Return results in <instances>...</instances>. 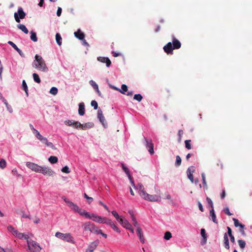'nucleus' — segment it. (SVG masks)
Returning <instances> with one entry per match:
<instances>
[{
  "mask_svg": "<svg viewBox=\"0 0 252 252\" xmlns=\"http://www.w3.org/2000/svg\"><path fill=\"white\" fill-rule=\"evenodd\" d=\"M141 197L144 199L152 202H160L161 197L159 194H150L145 190L144 186L142 184H138L136 187Z\"/></svg>",
  "mask_w": 252,
  "mask_h": 252,
  "instance_id": "obj_1",
  "label": "nucleus"
},
{
  "mask_svg": "<svg viewBox=\"0 0 252 252\" xmlns=\"http://www.w3.org/2000/svg\"><path fill=\"white\" fill-rule=\"evenodd\" d=\"M181 47L180 41L174 36H172V42H168L163 48L164 51L167 55H173L174 49H179Z\"/></svg>",
  "mask_w": 252,
  "mask_h": 252,
  "instance_id": "obj_2",
  "label": "nucleus"
},
{
  "mask_svg": "<svg viewBox=\"0 0 252 252\" xmlns=\"http://www.w3.org/2000/svg\"><path fill=\"white\" fill-rule=\"evenodd\" d=\"M32 66L42 72H47L48 70L45 62L41 56L38 55L35 56V60L32 63Z\"/></svg>",
  "mask_w": 252,
  "mask_h": 252,
  "instance_id": "obj_3",
  "label": "nucleus"
},
{
  "mask_svg": "<svg viewBox=\"0 0 252 252\" xmlns=\"http://www.w3.org/2000/svg\"><path fill=\"white\" fill-rule=\"evenodd\" d=\"M27 244L29 252H39L41 249L39 244L32 240H27Z\"/></svg>",
  "mask_w": 252,
  "mask_h": 252,
  "instance_id": "obj_4",
  "label": "nucleus"
},
{
  "mask_svg": "<svg viewBox=\"0 0 252 252\" xmlns=\"http://www.w3.org/2000/svg\"><path fill=\"white\" fill-rule=\"evenodd\" d=\"M55 236L68 242L73 243V238L69 233L64 234L61 232H57L55 234Z\"/></svg>",
  "mask_w": 252,
  "mask_h": 252,
  "instance_id": "obj_5",
  "label": "nucleus"
},
{
  "mask_svg": "<svg viewBox=\"0 0 252 252\" xmlns=\"http://www.w3.org/2000/svg\"><path fill=\"white\" fill-rule=\"evenodd\" d=\"M39 173H42L44 175L49 176H52L54 174V171L51 168H49L48 167L41 166Z\"/></svg>",
  "mask_w": 252,
  "mask_h": 252,
  "instance_id": "obj_6",
  "label": "nucleus"
},
{
  "mask_svg": "<svg viewBox=\"0 0 252 252\" xmlns=\"http://www.w3.org/2000/svg\"><path fill=\"white\" fill-rule=\"evenodd\" d=\"M97 114H98L97 117H98L99 121L101 122V123L102 124V125H103V126L104 127H106L107 126V122L105 119V118L103 115L102 111L100 109H99L98 110Z\"/></svg>",
  "mask_w": 252,
  "mask_h": 252,
  "instance_id": "obj_7",
  "label": "nucleus"
},
{
  "mask_svg": "<svg viewBox=\"0 0 252 252\" xmlns=\"http://www.w3.org/2000/svg\"><path fill=\"white\" fill-rule=\"evenodd\" d=\"M64 201L67 204L68 206L74 212H76V211L79 209V207L76 204H74L66 198H64Z\"/></svg>",
  "mask_w": 252,
  "mask_h": 252,
  "instance_id": "obj_8",
  "label": "nucleus"
},
{
  "mask_svg": "<svg viewBox=\"0 0 252 252\" xmlns=\"http://www.w3.org/2000/svg\"><path fill=\"white\" fill-rule=\"evenodd\" d=\"M65 125L68 126H72L73 127H74L76 128H78V127H82V124L77 121H72L71 120H67L65 121Z\"/></svg>",
  "mask_w": 252,
  "mask_h": 252,
  "instance_id": "obj_9",
  "label": "nucleus"
},
{
  "mask_svg": "<svg viewBox=\"0 0 252 252\" xmlns=\"http://www.w3.org/2000/svg\"><path fill=\"white\" fill-rule=\"evenodd\" d=\"M26 13L24 12L22 8L19 7L17 12V23L20 22V19H23L25 17Z\"/></svg>",
  "mask_w": 252,
  "mask_h": 252,
  "instance_id": "obj_10",
  "label": "nucleus"
},
{
  "mask_svg": "<svg viewBox=\"0 0 252 252\" xmlns=\"http://www.w3.org/2000/svg\"><path fill=\"white\" fill-rule=\"evenodd\" d=\"M145 141L146 142V146L147 149H148V151L149 153L153 155L154 153V144L152 143V140L148 141V139L146 138H144Z\"/></svg>",
  "mask_w": 252,
  "mask_h": 252,
  "instance_id": "obj_11",
  "label": "nucleus"
},
{
  "mask_svg": "<svg viewBox=\"0 0 252 252\" xmlns=\"http://www.w3.org/2000/svg\"><path fill=\"white\" fill-rule=\"evenodd\" d=\"M122 166L123 169L124 170V171L125 172V173L127 175L128 179L130 182V183L131 184V185L135 188V186L134 181L132 179V178L130 174L129 169L126 167L125 166L124 163H122Z\"/></svg>",
  "mask_w": 252,
  "mask_h": 252,
  "instance_id": "obj_12",
  "label": "nucleus"
},
{
  "mask_svg": "<svg viewBox=\"0 0 252 252\" xmlns=\"http://www.w3.org/2000/svg\"><path fill=\"white\" fill-rule=\"evenodd\" d=\"M90 216V218H89V219H92L93 220H94L96 222L102 223L103 221V217H101L100 216H97L96 215H95L94 214H91Z\"/></svg>",
  "mask_w": 252,
  "mask_h": 252,
  "instance_id": "obj_13",
  "label": "nucleus"
},
{
  "mask_svg": "<svg viewBox=\"0 0 252 252\" xmlns=\"http://www.w3.org/2000/svg\"><path fill=\"white\" fill-rule=\"evenodd\" d=\"M28 167L32 170L38 172L40 171V166L32 162H29L27 164Z\"/></svg>",
  "mask_w": 252,
  "mask_h": 252,
  "instance_id": "obj_14",
  "label": "nucleus"
},
{
  "mask_svg": "<svg viewBox=\"0 0 252 252\" xmlns=\"http://www.w3.org/2000/svg\"><path fill=\"white\" fill-rule=\"evenodd\" d=\"M97 60L101 63H105L107 67H109L111 64V62L107 57H99Z\"/></svg>",
  "mask_w": 252,
  "mask_h": 252,
  "instance_id": "obj_15",
  "label": "nucleus"
},
{
  "mask_svg": "<svg viewBox=\"0 0 252 252\" xmlns=\"http://www.w3.org/2000/svg\"><path fill=\"white\" fill-rule=\"evenodd\" d=\"M121 224L126 229L130 228L131 225L130 223L126 219H124L123 218H121L119 220Z\"/></svg>",
  "mask_w": 252,
  "mask_h": 252,
  "instance_id": "obj_16",
  "label": "nucleus"
},
{
  "mask_svg": "<svg viewBox=\"0 0 252 252\" xmlns=\"http://www.w3.org/2000/svg\"><path fill=\"white\" fill-rule=\"evenodd\" d=\"M137 236L142 243H145L144 238L143 235L142 229L140 227H138L136 230Z\"/></svg>",
  "mask_w": 252,
  "mask_h": 252,
  "instance_id": "obj_17",
  "label": "nucleus"
},
{
  "mask_svg": "<svg viewBox=\"0 0 252 252\" xmlns=\"http://www.w3.org/2000/svg\"><path fill=\"white\" fill-rule=\"evenodd\" d=\"M98 243L96 242H93L90 244L88 246L86 252H93L97 247Z\"/></svg>",
  "mask_w": 252,
  "mask_h": 252,
  "instance_id": "obj_18",
  "label": "nucleus"
},
{
  "mask_svg": "<svg viewBox=\"0 0 252 252\" xmlns=\"http://www.w3.org/2000/svg\"><path fill=\"white\" fill-rule=\"evenodd\" d=\"M194 170L193 167H189L187 170L188 177L191 181V182L192 183H193V176L192 175V173L194 172Z\"/></svg>",
  "mask_w": 252,
  "mask_h": 252,
  "instance_id": "obj_19",
  "label": "nucleus"
},
{
  "mask_svg": "<svg viewBox=\"0 0 252 252\" xmlns=\"http://www.w3.org/2000/svg\"><path fill=\"white\" fill-rule=\"evenodd\" d=\"M75 36L79 40H83L85 37V34L81 32L80 29H78L76 32H74Z\"/></svg>",
  "mask_w": 252,
  "mask_h": 252,
  "instance_id": "obj_20",
  "label": "nucleus"
},
{
  "mask_svg": "<svg viewBox=\"0 0 252 252\" xmlns=\"http://www.w3.org/2000/svg\"><path fill=\"white\" fill-rule=\"evenodd\" d=\"M93 224L94 223H91V222H87L82 225V227L84 230L91 231L92 228L93 226Z\"/></svg>",
  "mask_w": 252,
  "mask_h": 252,
  "instance_id": "obj_21",
  "label": "nucleus"
},
{
  "mask_svg": "<svg viewBox=\"0 0 252 252\" xmlns=\"http://www.w3.org/2000/svg\"><path fill=\"white\" fill-rule=\"evenodd\" d=\"M40 142L43 144H45L47 147H49L52 149H55V147L53 145V143L49 142L46 137H44V138L40 141Z\"/></svg>",
  "mask_w": 252,
  "mask_h": 252,
  "instance_id": "obj_22",
  "label": "nucleus"
},
{
  "mask_svg": "<svg viewBox=\"0 0 252 252\" xmlns=\"http://www.w3.org/2000/svg\"><path fill=\"white\" fill-rule=\"evenodd\" d=\"M76 212H78L80 215L84 216L87 218H90V214L89 213L86 212L85 210L82 209L79 207V209L76 211Z\"/></svg>",
  "mask_w": 252,
  "mask_h": 252,
  "instance_id": "obj_23",
  "label": "nucleus"
},
{
  "mask_svg": "<svg viewBox=\"0 0 252 252\" xmlns=\"http://www.w3.org/2000/svg\"><path fill=\"white\" fill-rule=\"evenodd\" d=\"M85 105L83 102L79 104L78 113L80 115L83 116L85 114Z\"/></svg>",
  "mask_w": 252,
  "mask_h": 252,
  "instance_id": "obj_24",
  "label": "nucleus"
},
{
  "mask_svg": "<svg viewBox=\"0 0 252 252\" xmlns=\"http://www.w3.org/2000/svg\"><path fill=\"white\" fill-rule=\"evenodd\" d=\"M224 246L225 249L229 250L230 248L229 245V240L226 233H224Z\"/></svg>",
  "mask_w": 252,
  "mask_h": 252,
  "instance_id": "obj_25",
  "label": "nucleus"
},
{
  "mask_svg": "<svg viewBox=\"0 0 252 252\" xmlns=\"http://www.w3.org/2000/svg\"><path fill=\"white\" fill-rule=\"evenodd\" d=\"M17 237H18V238L19 239H25L27 241V240H30L29 238V236L24 234V233H17Z\"/></svg>",
  "mask_w": 252,
  "mask_h": 252,
  "instance_id": "obj_26",
  "label": "nucleus"
},
{
  "mask_svg": "<svg viewBox=\"0 0 252 252\" xmlns=\"http://www.w3.org/2000/svg\"><path fill=\"white\" fill-rule=\"evenodd\" d=\"M210 216L212 217V219L214 223L217 224L218 223V221H217V219H216V215L215 214V211H214V209H212L210 211Z\"/></svg>",
  "mask_w": 252,
  "mask_h": 252,
  "instance_id": "obj_27",
  "label": "nucleus"
},
{
  "mask_svg": "<svg viewBox=\"0 0 252 252\" xmlns=\"http://www.w3.org/2000/svg\"><path fill=\"white\" fill-rule=\"evenodd\" d=\"M201 235L203 238V242H202V245H204L206 243L207 237L206 235L205 230L203 228L201 229Z\"/></svg>",
  "mask_w": 252,
  "mask_h": 252,
  "instance_id": "obj_28",
  "label": "nucleus"
},
{
  "mask_svg": "<svg viewBox=\"0 0 252 252\" xmlns=\"http://www.w3.org/2000/svg\"><path fill=\"white\" fill-rule=\"evenodd\" d=\"M17 27L23 31L25 33L28 34L29 32L28 30L27 29L26 26L23 24H19L17 26Z\"/></svg>",
  "mask_w": 252,
  "mask_h": 252,
  "instance_id": "obj_29",
  "label": "nucleus"
},
{
  "mask_svg": "<svg viewBox=\"0 0 252 252\" xmlns=\"http://www.w3.org/2000/svg\"><path fill=\"white\" fill-rule=\"evenodd\" d=\"M103 221L102 223L106 224L108 225H109L110 226H111L112 225V223H113V222L111 220H110L106 217H103Z\"/></svg>",
  "mask_w": 252,
  "mask_h": 252,
  "instance_id": "obj_30",
  "label": "nucleus"
},
{
  "mask_svg": "<svg viewBox=\"0 0 252 252\" xmlns=\"http://www.w3.org/2000/svg\"><path fill=\"white\" fill-rule=\"evenodd\" d=\"M56 41H57V43H58V44L59 45H61L62 43V38L61 35L59 33H57L56 34Z\"/></svg>",
  "mask_w": 252,
  "mask_h": 252,
  "instance_id": "obj_31",
  "label": "nucleus"
},
{
  "mask_svg": "<svg viewBox=\"0 0 252 252\" xmlns=\"http://www.w3.org/2000/svg\"><path fill=\"white\" fill-rule=\"evenodd\" d=\"M49 162L52 164L56 163L58 162V158L55 156H51L48 159Z\"/></svg>",
  "mask_w": 252,
  "mask_h": 252,
  "instance_id": "obj_32",
  "label": "nucleus"
},
{
  "mask_svg": "<svg viewBox=\"0 0 252 252\" xmlns=\"http://www.w3.org/2000/svg\"><path fill=\"white\" fill-rule=\"evenodd\" d=\"M31 39L34 42H36L37 41V38L36 36V34L35 32L33 31L31 32Z\"/></svg>",
  "mask_w": 252,
  "mask_h": 252,
  "instance_id": "obj_33",
  "label": "nucleus"
},
{
  "mask_svg": "<svg viewBox=\"0 0 252 252\" xmlns=\"http://www.w3.org/2000/svg\"><path fill=\"white\" fill-rule=\"evenodd\" d=\"M32 76H33V80L35 82H36L37 83H40V82H41L40 79L39 77V75L37 73H34L33 74Z\"/></svg>",
  "mask_w": 252,
  "mask_h": 252,
  "instance_id": "obj_34",
  "label": "nucleus"
},
{
  "mask_svg": "<svg viewBox=\"0 0 252 252\" xmlns=\"http://www.w3.org/2000/svg\"><path fill=\"white\" fill-rule=\"evenodd\" d=\"M92 124L91 123H86L84 125L82 124V126H83L82 127H78V128H80L81 129L84 130V129H86L87 128L92 127Z\"/></svg>",
  "mask_w": 252,
  "mask_h": 252,
  "instance_id": "obj_35",
  "label": "nucleus"
},
{
  "mask_svg": "<svg viewBox=\"0 0 252 252\" xmlns=\"http://www.w3.org/2000/svg\"><path fill=\"white\" fill-rule=\"evenodd\" d=\"M121 90H119V92L123 94H126V92L127 91V87L126 85L123 84L121 86Z\"/></svg>",
  "mask_w": 252,
  "mask_h": 252,
  "instance_id": "obj_36",
  "label": "nucleus"
},
{
  "mask_svg": "<svg viewBox=\"0 0 252 252\" xmlns=\"http://www.w3.org/2000/svg\"><path fill=\"white\" fill-rule=\"evenodd\" d=\"M22 88L25 91V93H26L27 96H28V86L25 80H23L22 82Z\"/></svg>",
  "mask_w": 252,
  "mask_h": 252,
  "instance_id": "obj_37",
  "label": "nucleus"
},
{
  "mask_svg": "<svg viewBox=\"0 0 252 252\" xmlns=\"http://www.w3.org/2000/svg\"><path fill=\"white\" fill-rule=\"evenodd\" d=\"M34 134L35 135L36 138L40 141H41L44 138V137L40 134L38 131L34 130Z\"/></svg>",
  "mask_w": 252,
  "mask_h": 252,
  "instance_id": "obj_38",
  "label": "nucleus"
},
{
  "mask_svg": "<svg viewBox=\"0 0 252 252\" xmlns=\"http://www.w3.org/2000/svg\"><path fill=\"white\" fill-rule=\"evenodd\" d=\"M191 140H186L185 141V147L187 149L189 150L191 149Z\"/></svg>",
  "mask_w": 252,
  "mask_h": 252,
  "instance_id": "obj_39",
  "label": "nucleus"
},
{
  "mask_svg": "<svg viewBox=\"0 0 252 252\" xmlns=\"http://www.w3.org/2000/svg\"><path fill=\"white\" fill-rule=\"evenodd\" d=\"M238 242L241 249H243L245 247L246 242L244 240H239Z\"/></svg>",
  "mask_w": 252,
  "mask_h": 252,
  "instance_id": "obj_40",
  "label": "nucleus"
},
{
  "mask_svg": "<svg viewBox=\"0 0 252 252\" xmlns=\"http://www.w3.org/2000/svg\"><path fill=\"white\" fill-rule=\"evenodd\" d=\"M172 237V234L169 231H166L164 233V238L165 240H168Z\"/></svg>",
  "mask_w": 252,
  "mask_h": 252,
  "instance_id": "obj_41",
  "label": "nucleus"
},
{
  "mask_svg": "<svg viewBox=\"0 0 252 252\" xmlns=\"http://www.w3.org/2000/svg\"><path fill=\"white\" fill-rule=\"evenodd\" d=\"M58 89L56 87H52L50 90V93L53 95H56L58 93Z\"/></svg>",
  "mask_w": 252,
  "mask_h": 252,
  "instance_id": "obj_42",
  "label": "nucleus"
},
{
  "mask_svg": "<svg viewBox=\"0 0 252 252\" xmlns=\"http://www.w3.org/2000/svg\"><path fill=\"white\" fill-rule=\"evenodd\" d=\"M6 165V162L4 159H1L0 160V167L1 169H4Z\"/></svg>",
  "mask_w": 252,
  "mask_h": 252,
  "instance_id": "obj_43",
  "label": "nucleus"
},
{
  "mask_svg": "<svg viewBox=\"0 0 252 252\" xmlns=\"http://www.w3.org/2000/svg\"><path fill=\"white\" fill-rule=\"evenodd\" d=\"M176 158V159L175 164L176 166H179L181 164V161H182L181 158H180V157L179 156H177Z\"/></svg>",
  "mask_w": 252,
  "mask_h": 252,
  "instance_id": "obj_44",
  "label": "nucleus"
},
{
  "mask_svg": "<svg viewBox=\"0 0 252 252\" xmlns=\"http://www.w3.org/2000/svg\"><path fill=\"white\" fill-rule=\"evenodd\" d=\"M239 227H240L239 231L242 233L243 235L245 236L246 235V233L244 229L245 228V225L244 224L241 223Z\"/></svg>",
  "mask_w": 252,
  "mask_h": 252,
  "instance_id": "obj_45",
  "label": "nucleus"
},
{
  "mask_svg": "<svg viewBox=\"0 0 252 252\" xmlns=\"http://www.w3.org/2000/svg\"><path fill=\"white\" fill-rule=\"evenodd\" d=\"M201 177H202V182H203V187L204 188H207V183H206V178H205V174L204 173H202L201 174Z\"/></svg>",
  "mask_w": 252,
  "mask_h": 252,
  "instance_id": "obj_46",
  "label": "nucleus"
},
{
  "mask_svg": "<svg viewBox=\"0 0 252 252\" xmlns=\"http://www.w3.org/2000/svg\"><path fill=\"white\" fill-rule=\"evenodd\" d=\"M143 98V96L140 94H136L134 96V99L138 101H141Z\"/></svg>",
  "mask_w": 252,
  "mask_h": 252,
  "instance_id": "obj_47",
  "label": "nucleus"
},
{
  "mask_svg": "<svg viewBox=\"0 0 252 252\" xmlns=\"http://www.w3.org/2000/svg\"><path fill=\"white\" fill-rule=\"evenodd\" d=\"M84 197L87 199L89 204L92 202L94 200L92 197H89L86 193H84Z\"/></svg>",
  "mask_w": 252,
  "mask_h": 252,
  "instance_id": "obj_48",
  "label": "nucleus"
},
{
  "mask_svg": "<svg viewBox=\"0 0 252 252\" xmlns=\"http://www.w3.org/2000/svg\"><path fill=\"white\" fill-rule=\"evenodd\" d=\"M90 84L92 86V87H93V88L96 90H98V85H97V84L93 80H91L90 81Z\"/></svg>",
  "mask_w": 252,
  "mask_h": 252,
  "instance_id": "obj_49",
  "label": "nucleus"
},
{
  "mask_svg": "<svg viewBox=\"0 0 252 252\" xmlns=\"http://www.w3.org/2000/svg\"><path fill=\"white\" fill-rule=\"evenodd\" d=\"M112 214L113 216L116 218V219L119 221L120 219L121 218L120 217L119 214L117 213V212L115 211H112Z\"/></svg>",
  "mask_w": 252,
  "mask_h": 252,
  "instance_id": "obj_50",
  "label": "nucleus"
},
{
  "mask_svg": "<svg viewBox=\"0 0 252 252\" xmlns=\"http://www.w3.org/2000/svg\"><path fill=\"white\" fill-rule=\"evenodd\" d=\"M61 171L65 173H70V171L69 169V168L67 166H65L62 169H61Z\"/></svg>",
  "mask_w": 252,
  "mask_h": 252,
  "instance_id": "obj_51",
  "label": "nucleus"
},
{
  "mask_svg": "<svg viewBox=\"0 0 252 252\" xmlns=\"http://www.w3.org/2000/svg\"><path fill=\"white\" fill-rule=\"evenodd\" d=\"M99 228L96 226L94 224H93V226L92 228L91 232L94 233H97L98 230Z\"/></svg>",
  "mask_w": 252,
  "mask_h": 252,
  "instance_id": "obj_52",
  "label": "nucleus"
},
{
  "mask_svg": "<svg viewBox=\"0 0 252 252\" xmlns=\"http://www.w3.org/2000/svg\"><path fill=\"white\" fill-rule=\"evenodd\" d=\"M114 230L116 231V232H118V233H120L121 232V231L119 229V228H118L116 225L114 224V223L113 222L112 224V225L110 226Z\"/></svg>",
  "mask_w": 252,
  "mask_h": 252,
  "instance_id": "obj_53",
  "label": "nucleus"
},
{
  "mask_svg": "<svg viewBox=\"0 0 252 252\" xmlns=\"http://www.w3.org/2000/svg\"><path fill=\"white\" fill-rule=\"evenodd\" d=\"M232 220L234 221V226L236 227H237L239 226V225H240L241 223L239 222V221L238 219H235V218H233Z\"/></svg>",
  "mask_w": 252,
  "mask_h": 252,
  "instance_id": "obj_54",
  "label": "nucleus"
},
{
  "mask_svg": "<svg viewBox=\"0 0 252 252\" xmlns=\"http://www.w3.org/2000/svg\"><path fill=\"white\" fill-rule=\"evenodd\" d=\"M91 105L94 107L95 110L97 109L98 108V104L97 102L95 100H92L91 103Z\"/></svg>",
  "mask_w": 252,
  "mask_h": 252,
  "instance_id": "obj_55",
  "label": "nucleus"
},
{
  "mask_svg": "<svg viewBox=\"0 0 252 252\" xmlns=\"http://www.w3.org/2000/svg\"><path fill=\"white\" fill-rule=\"evenodd\" d=\"M7 230L12 233V234L14 235L16 233V231L14 230V228L13 227H12V226L11 225H9L7 227Z\"/></svg>",
  "mask_w": 252,
  "mask_h": 252,
  "instance_id": "obj_56",
  "label": "nucleus"
},
{
  "mask_svg": "<svg viewBox=\"0 0 252 252\" xmlns=\"http://www.w3.org/2000/svg\"><path fill=\"white\" fill-rule=\"evenodd\" d=\"M206 200L208 203V204L210 205V207L212 208V209H213V203L212 200L208 197L206 198Z\"/></svg>",
  "mask_w": 252,
  "mask_h": 252,
  "instance_id": "obj_57",
  "label": "nucleus"
},
{
  "mask_svg": "<svg viewBox=\"0 0 252 252\" xmlns=\"http://www.w3.org/2000/svg\"><path fill=\"white\" fill-rule=\"evenodd\" d=\"M131 220L133 222V224L134 225V226L136 227L137 228H138V227H139L138 226V223L135 217H133V219H132Z\"/></svg>",
  "mask_w": 252,
  "mask_h": 252,
  "instance_id": "obj_58",
  "label": "nucleus"
},
{
  "mask_svg": "<svg viewBox=\"0 0 252 252\" xmlns=\"http://www.w3.org/2000/svg\"><path fill=\"white\" fill-rule=\"evenodd\" d=\"M224 213L228 215V216H231L232 215V214L229 211V208H225L224 209Z\"/></svg>",
  "mask_w": 252,
  "mask_h": 252,
  "instance_id": "obj_59",
  "label": "nucleus"
},
{
  "mask_svg": "<svg viewBox=\"0 0 252 252\" xmlns=\"http://www.w3.org/2000/svg\"><path fill=\"white\" fill-rule=\"evenodd\" d=\"M17 52H18V53L20 54V55L22 57H25V55L22 52V51L19 49L17 47Z\"/></svg>",
  "mask_w": 252,
  "mask_h": 252,
  "instance_id": "obj_60",
  "label": "nucleus"
},
{
  "mask_svg": "<svg viewBox=\"0 0 252 252\" xmlns=\"http://www.w3.org/2000/svg\"><path fill=\"white\" fill-rule=\"evenodd\" d=\"M62 9L61 7H58L57 11V15L58 16H60L62 13Z\"/></svg>",
  "mask_w": 252,
  "mask_h": 252,
  "instance_id": "obj_61",
  "label": "nucleus"
},
{
  "mask_svg": "<svg viewBox=\"0 0 252 252\" xmlns=\"http://www.w3.org/2000/svg\"><path fill=\"white\" fill-rule=\"evenodd\" d=\"M227 233H228V235H229V236L233 235L232 233L231 229L229 226L227 227Z\"/></svg>",
  "mask_w": 252,
  "mask_h": 252,
  "instance_id": "obj_62",
  "label": "nucleus"
},
{
  "mask_svg": "<svg viewBox=\"0 0 252 252\" xmlns=\"http://www.w3.org/2000/svg\"><path fill=\"white\" fill-rule=\"evenodd\" d=\"M99 203V204L102 205L104 208L105 209H106L107 211L109 212V211L108 210V208L107 207V206L105 204H104L102 202L100 201Z\"/></svg>",
  "mask_w": 252,
  "mask_h": 252,
  "instance_id": "obj_63",
  "label": "nucleus"
},
{
  "mask_svg": "<svg viewBox=\"0 0 252 252\" xmlns=\"http://www.w3.org/2000/svg\"><path fill=\"white\" fill-rule=\"evenodd\" d=\"M113 56L115 57H117L121 55L120 53H116V52H112Z\"/></svg>",
  "mask_w": 252,
  "mask_h": 252,
  "instance_id": "obj_64",
  "label": "nucleus"
}]
</instances>
